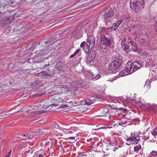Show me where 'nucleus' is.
<instances>
[{
	"label": "nucleus",
	"instance_id": "21",
	"mask_svg": "<svg viewBox=\"0 0 157 157\" xmlns=\"http://www.w3.org/2000/svg\"><path fill=\"white\" fill-rule=\"evenodd\" d=\"M38 77H43L49 76V75L46 71H43L38 74Z\"/></svg>",
	"mask_w": 157,
	"mask_h": 157
},
{
	"label": "nucleus",
	"instance_id": "31",
	"mask_svg": "<svg viewBox=\"0 0 157 157\" xmlns=\"http://www.w3.org/2000/svg\"><path fill=\"white\" fill-rule=\"evenodd\" d=\"M140 137L139 136L136 137L135 140L132 141V142L133 144H137L138 143Z\"/></svg>",
	"mask_w": 157,
	"mask_h": 157
},
{
	"label": "nucleus",
	"instance_id": "3",
	"mask_svg": "<svg viewBox=\"0 0 157 157\" xmlns=\"http://www.w3.org/2000/svg\"><path fill=\"white\" fill-rule=\"evenodd\" d=\"M111 63H109L108 69L109 71H114L119 67L121 63V60L119 56L115 57L111 59Z\"/></svg>",
	"mask_w": 157,
	"mask_h": 157
},
{
	"label": "nucleus",
	"instance_id": "11",
	"mask_svg": "<svg viewBox=\"0 0 157 157\" xmlns=\"http://www.w3.org/2000/svg\"><path fill=\"white\" fill-rule=\"evenodd\" d=\"M27 111L28 114L32 117L35 116L37 115L40 114L44 112L42 110L36 111H33L32 110H29Z\"/></svg>",
	"mask_w": 157,
	"mask_h": 157
},
{
	"label": "nucleus",
	"instance_id": "35",
	"mask_svg": "<svg viewBox=\"0 0 157 157\" xmlns=\"http://www.w3.org/2000/svg\"><path fill=\"white\" fill-rule=\"evenodd\" d=\"M147 38V35L146 34H143L141 36L140 38H141L143 40H145Z\"/></svg>",
	"mask_w": 157,
	"mask_h": 157
},
{
	"label": "nucleus",
	"instance_id": "64",
	"mask_svg": "<svg viewBox=\"0 0 157 157\" xmlns=\"http://www.w3.org/2000/svg\"><path fill=\"white\" fill-rule=\"evenodd\" d=\"M103 157H108L106 155H105Z\"/></svg>",
	"mask_w": 157,
	"mask_h": 157
},
{
	"label": "nucleus",
	"instance_id": "53",
	"mask_svg": "<svg viewBox=\"0 0 157 157\" xmlns=\"http://www.w3.org/2000/svg\"><path fill=\"white\" fill-rule=\"evenodd\" d=\"M74 102H75V101H69V105H71L72 104H73Z\"/></svg>",
	"mask_w": 157,
	"mask_h": 157
},
{
	"label": "nucleus",
	"instance_id": "49",
	"mask_svg": "<svg viewBox=\"0 0 157 157\" xmlns=\"http://www.w3.org/2000/svg\"><path fill=\"white\" fill-rule=\"evenodd\" d=\"M147 52H143L142 54L144 56H145V55H147Z\"/></svg>",
	"mask_w": 157,
	"mask_h": 157
},
{
	"label": "nucleus",
	"instance_id": "59",
	"mask_svg": "<svg viewBox=\"0 0 157 157\" xmlns=\"http://www.w3.org/2000/svg\"><path fill=\"white\" fill-rule=\"evenodd\" d=\"M115 80V79L113 78V79L112 80H111V79H110L109 80V81L110 82H112L113 80Z\"/></svg>",
	"mask_w": 157,
	"mask_h": 157
},
{
	"label": "nucleus",
	"instance_id": "15",
	"mask_svg": "<svg viewBox=\"0 0 157 157\" xmlns=\"http://www.w3.org/2000/svg\"><path fill=\"white\" fill-rule=\"evenodd\" d=\"M107 47L106 46L102 44H99L98 46V48L100 49L103 53H106L108 51V49Z\"/></svg>",
	"mask_w": 157,
	"mask_h": 157
},
{
	"label": "nucleus",
	"instance_id": "60",
	"mask_svg": "<svg viewBox=\"0 0 157 157\" xmlns=\"http://www.w3.org/2000/svg\"><path fill=\"white\" fill-rule=\"evenodd\" d=\"M11 152V151H10L7 154H9V155H10Z\"/></svg>",
	"mask_w": 157,
	"mask_h": 157
},
{
	"label": "nucleus",
	"instance_id": "19",
	"mask_svg": "<svg viewBox=\"0 0 157 157\" xmlns=\"http://www.w3.org/2000/svg\"><path fill=\"white\" fill-rule=\"evenodd\" d=\"M78 108L76 105H72L69 106V112H76L78 111L77 109Z\"/></svg>",
	"mask_w": 157,
	"mask_h": 157
},
{
	"label": "nucleus",
	"instance_id": "33",
	"mask_svg": "<svg viewBox=\"0 0 157 157\" xmlns=\"http://www.w3.org/2000/svg\"><path fill=\"white\" fill-rule=\"evenodd\" d=\"M151 133L154 136H157V128L153 129Z\"/></svg>",
	"mask_w": 157,
	"mask_h": 157
},
{
	"label": "nucleus",
	"instance_id": "26",
	"mask_svg": "<svg viewBox=\"0 0 157 157\" xmlns=\"http://www.w3.org/2000/svg\"><path fill=\"white\" fill-rule=\"evenodd\" d=\"M109 110V109H103L102 112V116H105V117H107V116L108 113V111Z\"/></svg>",
	"mask_w": 157,
	"mask_h": 157
},
{
	"label": "nucleus",
	"instance_id": "17",
	"mask_svg": "<svg viewBox=\"0 0 157 157\" xmlns=\"http://www.w3.org/2000/svg\"><path fill=\"white\" fill-rule=\"evenodd\" d=\"M60 36L56 35L53 38H49L48 40H51L50 42H52V43H50V44L51 45L53 44L56 41L59 40Z\"/></svg>",
	"mask_w": 157,
	"mask_h": 157
},
{
	"label": "nucleus",
	"instance_id": "37",
	"mask_svg": "<svg viewBox=\"0 0 157 157\" xmlns=\"http://www.w3.org/2000/svg\"><path fill=\"white\" fill-rule=\"evenodd\" d=\"M81 103L82 105H87L86 99L83 100L81 101Z\"/></svg>",
	"mask_w": 157,
	"mask_h": 157
},
{
	"label": "nucleus",
	"instance_id": "6",
	"mask_svg": "<svg viewBox=\"0 0 157 157\" xmlns=\"http://www.w3.org/2000/svg\"><path fill=\"white\" fill-rule=\"evenodd\" d=\"M81 84L78 81L74 82L69 85V96L72 98L75 94V92L78 90V87L81 86Z\"/></svg>",
	"mask_w": 157,
	"mask_h": 157
},
{
	"label": "nucleus",
	"instance_id": "25",
	"mask_svg": "<svg viewBox=\"0 0 157 157\" xmlns=\"http://www.w3.org/2000/svg\"><path fill=\"white\" fill-rule=\"evenodd\" d=\"M88 56L92 58V59H94L95 57V52L93 51H90Z\"/></svg>",
	"mask_w": 157,
	"mask_h": 157
},
{
	"label": "nucleus",
	"instance_id": "20",
	"mask_svg": "<svg viewBox=\"0 0 157 157\" xmlns=\"http://www.w3.org/2000/svg\"><path fill=\"white\" fill-rule=\"evenodd\" d=\"M68 90L69 88L68 86L67 85H64L63 86L61 87V90L64 93H66Z\"/></svg>",
	"mask_w": 157,
	"mask_h": 157
},
{
	"label": "nucleus",
	"instance_id": "41",
	"mask_svg": "<svg viewBox=\"0 0 157 157\" xmlns=\"http://www.w3.org/2000/svg\"><path fill=\"white\" fill-rule=\"evenodd\" d=\"M54 127L57 128H59L60 127L59 125L57 124V122H55L54 124Z\"/></svg>",
	"mask_w": 157,
	"mask_h": 157
},
{
	"label": "nucleus",
	"instance_id": "36",
	"mask_svg": "<svg viewBox=\"0 0 157 157\" xmlns=\"http://www.w3.org/2000/svg\"><path fill=\"white\" fill-rule=\"evenodd\" d=\"M128 114H125V115H123V117H122V118H123V119H127L128 120H131V119L130 117L128 118Z\"/></svg>",
	"mask_w": 157,
	"mask_h": 157
},
{
	"label": "nucleus",
	"instance_id": "42",
	"mask_svg": "<svg viewBox=\"0 0 157 157\" xmlns=\"http://www.w3.org/2000/svg\"><path fill=\"white\" fill-rule=\"evenodd\" d=\"M87 44V43H86L85 41H83L80 44V47L82 48L84 47L85 44Z\"/></svg>",
	"mask_w": 157,
	"mask_h": 157
},
{
	"label": "nucleus",
	"instance_id": "14",
	"mask_svg": "<svg viewBox=\"0 0 157 157\" xmlns=\"http://www.w3.org/2000/svg\"><path fill=\"white\" fill-rule=\"evenodd\" d=\"M77 129V128L76 127H70L69 128V134L71 133H74V136H69V139H72L74 140V141H75L76 139L77 138L75 136L76 135V133H75L74 132H72L71 130H74V131H75L77 130L76 129Z\"/></svg>",
	"mask_w": 157,
	"mask_h": 157
},
{
	"label": "nucleus",
	"instance_id": "32",
	"mask_svg": "<svg viewBox=\"0 0 157 157\" xmlns=\"http://www.w3.org/2000/svg\"><path fill=\"white\" fill-rule=\"evenodd\" d=\"M79 51V49H77L73 54H72L70 56L69 58H70V59H71V58L74 57Z\"/></svg>",
	"mask_w": 157,
	"mask_h": 157
},
{
	"label": "nucleus",
	"instance_id": "18",
	"mask_svg": "<svg viewBox=\"0 0 157 157\" xmlns=\"http://www.w3.org/2000/svg\"><path fill=\"white\" fill-rule=\"evenodd\" d=\"M132 48L131 50L134 52H138L139 54H141V51H140L138 48V46L136 43H135V44L132 46Z\"/></svg>",
	"mask_w": 157,
	"mask_h": 157
},
{
	"label": "nucleus",
	"instance_id": "52",
	"mask_svg": "<svg viewBox=\"0 0 157 157\" xmlns=\"http://www.w3.org/2000/svg\"><path fill=\"white\" fill-rule=\"evenodd\" d=\"M4 115L2 114L0 115V119H2V118L4 117Z\"/></svg>",
	"mask_w": 157,
	"mask_h": 157
},
{
	"label": "nucleus",
	"instance_id": "10",
	"mask_svg": "<svg viewBox=\"0 0 157 157\" xmlns=\"http://www.w3.org/2000/svg\"><path fill=\"white\" fill-rule=\"evenodd\" d=\"M122 48L124 52L127 54L129 53L130 51V46L127 44L126 43H124L123 41L121 42Z\"/></svg>",
	"mask_w": 157,
	"mask_h": 157
},
{
	"label": "nucleus",
	"instance_id": "16",
	"mask_svg": "<svg viewBox=\"0 0 157 157\" xmlns=\"http://www.w3.org/2000/svg\"><path fill=\"white\" fill-rule=\"evenodd\" d=\"M96 99L94 97H90V98L86 99L87 105H90L94 103L96 101Z\"/></svg>",
	"mask_w": 157,
	"mask_h": 157
},
{
	"label": "nucleus",
	"instance_id": "56",
	"mask_svg": "<svg viewBox=\"0 0 157 157\" xmlns=\"http://www.w3.org/2000/svg\"><path fill=\"white\" fill-rule=\"evenodd\" d=\"M103 128V127H100V128H98L94 129V130H97L99 129H100Z\"/></svg>",
	"mask_w": 157,
	"mask_h": 157
},
{
	"label": "nucleus",
	"instance_id": "24",
	"mask_svg": "<svg viewBox=\"0 0 157 157\" xmlns=\"http://www.w3.org/2000/svg\"><path fill=\"white\" fill-rule=\"evenodd\" d=\"M35 135L34 132H29L27 134H26V136H27V138L29 139H32L34 137V136Z\"/></svg>",
	"mask_w": 157,
	"mask_h": 157
},
{
	"label": "nucleus",
	"instance_id": "40",
	"mask_svg": "<svg viewBox=\"0 0 157 157\" xmlns=\"http://www.w3.org/2000/svg\"><path fill=\"white\" fill-rule=\"evenodd\" d=\"M123 20H120L117 21V22L115 23L118 26H119L120 25L121 23L122 22Z\"/></svg>",
	"mask_w": 157,
	"mask_h": 157
},
{
	"label": "nucleus",
	"instance_id": "7",
	"mask_svg": "<svg viewBox=\"0 0 157 157\" xmlns=\"http://www.w3.org/2000/svg\"><path fill=\"white\" fill-rule=\"evenodd\" d=\"M119 26L116 23H114L112 26L110 28L108 27V28H105V27H100L99 28L101 29V32H103L107 33H111L112 30H116Z\"/></svg>",
	"mask_w": 157,
	"mask_h": 157
},
{
	"label": "nucleus",
	"instance_id": "1",
	"mask_svg": "<svg viewBox=\"0 0 157 157\" xmlns=\"http://www.w3.org/2000/svg\"><path fill=\"white\" fill-rule=\"evenodd\" d=\"M140 61H139L134 62L130 65L128 62L124 69L120 73V76L121 77L127 75L140 69L141 64L140 63Z\"/></svg>",
	"mask_w": 157,
	"mask_h": 157
},
{
	"label": "nucleus",
	"instance_id": "48",
	"mask_svg": "<svg viewBox=\"0 0 157 157\" xmlns=\"http://www.w3.org/2000/svg\"><path fill=\"white\" fill-rule=\"evenodd\" d=\"M126 140L127 141H132V139H131V137L128 138Z\"/></svg>",
	"mask_w": 157,
	"mask_h": 157
},
{
	"label": "nucleus",
	"instance_id": "39",
	"mask_svg": "<svg viewBox=\"0 0 157 157\" xmlns=\"http://www.w3.org/2000/svg\"><path fill=\"white\" fill-rule=\"evenodd\" d=\"M151 153L152 155L153 156V157H156L157 156V152L156 151H152Z\"/></svg>",
	"mask_w": 157,
	"mask_h": 157
},
{
	"label": "nucleus",
	"instance_id": "50",
	"mask_svg": "<svg viewBox=\"0 0 157 157\" xmlns=\"http://www.w3.org/2000/svg\"><path fill=\"white\" fill-rule=\"evenodd\" d=\"M152 107L153 108H155V109H157V105H152Z\"/></svg>",
	"mask_w": 157,
	"mask_h": 157
},
{
	"label": "nucleus",
	"instance_id": "54",
	"mask_svg": "<svg viewBox=\"0 0 157 157\" xmlns=\"http://www.w3.org/2000/svg\"><path fill=\"white\" fill-rule=\"evenodd\" d=\"M38 157H44V156L42 154H40L39 155Z\"/></svg>",
	"mask_w": 157,
	"mask_h": 157
},
{
	"label": "nucleus",
	"instance_id": "62",
	"mask_svg": "<svg viewBox=\"0 0 157 157\" xmlns=\"http://www.w3.org/2000/svg\"><path fill=\"white\" fill-rule=\"evenodd\" d=\"M10 155H9V154H7L6 155L5 157H9Z\"/></svg>",
	"mask_w": 157,
	"mask_h": 157
},
{
	"label": "nucleus",
	"instance_id": "8",
	"mask_svg": "<svg viewBox=\"0 0 157 157\" xmlns=\"http://www.w3.org/2000/svg\"><path fill=\"white\" fill-rule=\"evenodd\" d=\"M50 40H49L48 39L42 40L38 43V44L40 46H44L45 48L43 49L44 50H45L48 47L51 45L50 43H52V42L50 41Z\"/></svg>",
	"mask_w": 157,
	"mask_h": 157
},
{
	"label": "nucleus",
	"instance_id": "47",
	"mask_svg": "<svg viewBox=\"0 0 157 157\" xmlns=\"http://www.w3.org/2000/svg\"><path fill=\"white\" fill-rule=\"evenodd\" d=\"M64 34V33H59V34H57V35L60 36V37H61L63 36V34Z\"/></svg>",
	"mask_w": 157,
	"mask_h": 157
},
{
	"label": "nucleus",
	"instance_id": "5",
	"mask_svg": "<svg viewBox=\"0 0 157 157\" xmlns=\"http://www.w3.org/2000/svg\"><path fill=\"white\" fill-rule=\"evenodd\" d=\"M104 16L105 18V25L109 26L110 25L111 20L109 17H112L114 14V11L112 8H108L104 11Z\"/></svg>",
	"mask_w": 157,
	"mask_h": 157
},
{
	"label": "nucleus",
	"instance_id": "55",
	"mask_svg": "<svg viewBox=\"0 0 157 157\" xmlns=\"http://www.w3.org/2000/svg\"><path fill=\"white\" fill-rule=\"evenodd\" d=\"M49 63H48V64H44V66H43V68H45V67H47V66H48L49 65Z\"/></svg>",
	"mask_w": 157,
	"mask_h": 157
},
{
	"label": "nucleus",
	"instance_id": "46",
	"mask_svg": "<svg viewBox=\"0 0 157 157\" xmlns=\"http://www.w3.org/2000/svg\"><path fill=\"white\" fill-rule=\"evenodd\" d=\"M131 138L132 139V142L133 141L135 140V138H136V137L132 136L131 137Z\"/></svg>",
	"mask_w": 157,
	"mask_h": 157
},
{
	"label": "nucleus",
	"instance_id": "9",
	"mask_svg": "<svg viewBox=\"0 0 157 157\" xmlns=\"http://www.w3.org/2000/svg\"><path fill=\"white\" fill-rule=\"evenodd\" d=\"M88 43L89 44V46L92 49L93 48L95 44V38L93 36L89 37L87 39Z\"/></svg>",
	"mask_w": 157,
	"mask_h": 157
},
{
	"label": "nucleus",
	"instance_id": "58",
	"mask_svg": "<svg viewBox=\"0 0 157 157\" xmlns=\"http://www.w3.org/2000/svg\"><path fill=\"white\" fill-rule=\"evenodd\" d=\"M25 135V136L24 137H23L22 138H23L25 140H26V139L27 138V136H26V135Z\"/></svg>",
	"mask_w": 157,
	"mask_h": 157
},
{
	"label": "nucleus",
	"instance_id": "23",
	"mask_svg": "<svg viewBox=\"0 0 157 157\" xmlns=\"http://www.w3.org/2000/svg\"><path fill=\"white\" fill-rule=\"evenodd\" d=\"M56 68L58 70H61L62 68V64L60 62H58L55 65Z\"/></svg>",
	"mask_w": 157,
	"mask_h": 157
},
{
	"label": "nucleus",
	"instance_id": "45",
	"mask_svg": "<svg viewBox=\"0 0 157 157\" xmlns=\"http://www.w3.org/2000/svg\"><path fill=\"white\" fill-rule=\"evenodd\" d=\"M135 43H136V42H134L133 41H132L129 43L131 44L132 46L135 44Z\"/></svg>",
	"mask_w": 157,
	"mask_h": 157
},
{
	"label": "nucleus",
	"instance_id": "29",
	"mask_svg": "<svg viewBox=\"0 0 157 157\" xmlns=\"http://www.w3.org/2000/svg\"><path fill=\"white\" fill-rule=\"evenodd\" d=\"M94 59H92V58L90 57L87 56L86 61L87 64H90V63L93 61Z\"/></svg>",
	"mask_w": 157,
	"mask_h": 157
},
{
	"label": "nucleus",
	"instance_id": "28",
	"mask_svg": "<svg viewBox=\"0 0 157 157\" xmlns=\"http://www.w3.org/2000/svg\"><path fill=\"white\" fill-rule=\"evenodd\" d=\"M141 148V146L140 144L136 145L134 147V151L136 152H137Z\"/></svg>",
	"mask_w": 157,
	"mask_h": 157
},
{
	"label": "nucleus",
	"instance_id": "4",
	"mask_svg": "<svg viewBox=\"0 0 157 157\" xmlns=\"http://www.w3.org/2000/svg\"><path fill=\"white\" fill-rule=\"evenodd\" d=\"M144 6L143 0H130V6L135 12H138L142 10Z\"/></svg>",
	"mask_w": 157,
	"mask_h": 157
},
{
	"label": "nucleus",
	"instance_id": "22",
	"mask_svg": "<svg viewBox=\"0 0 157 157\" xmlns=\"http://www.w3.org/2000/svg\"><path fill=\"white\" fill-rule=\"evenodd\" d=\"M151 81L150 80H147L145 83L144 87L147 89H149L151 86Z\"/></svg>",
	"mask_w": 157,
	"mask_h": 157
},
{
	"label": "nucleus",
	"instance_id": "30",
	"mask_svg": "<svg viewBox=\"0 0 157 157\" xmlns=\"http://www.w3.org/2000/svg\"><path fill=\"white\" fill-rule=\"evenodd\" d=\"M89 47V49H87V48H86L85 49V48L84 47V50L86 54H88L90 52V50H91L92 49H91L90 47L89 46V45L87 44L86 45V47L87 48L88 47Z\"/></svg>",
	"mask_w": 157,
	"mask_h": 157
},
{
	"label": "nucleus",
	"instance_id": "43",
	"mask_svg": "<svg viewBox=\"0 0 157 157\" xmlns=\"http://www.w3.org/2000/svg\"><path fill=\"white\" fill-rule=\"evenodd\" d=\"M68 105L67 104H62L60 106V107L61 108H64L67 107Z\"/></svg>",
	"mask_w": 157,
	"mask_h": 157
},
{
	"label": "nucleus",
	"instance_id": "57",
	"mask_svg": "<svg viewBox=\"0 0 157 157\" xmlns=\"http://www.w3.org/2000/svg\"><path fill=\"white\" fill-rule=\"evenodd\" d=\"M118 148V147H115V148H114V149L113 150V151H115Z\"/></svg>",
	"mask_w": 157,
	"mask_h": 157
},
{
	"label": "nucleus",
	"instance_id": "12",
	"mask_svg": "<svg viewBox=\"0 0 157 157\" xmlns=\"http://www.w3.org/2000/svg\"><path fill=\"white\" fill-rule=\"evenodd\" d=\"M115 110L114 109H109L108 111V115L107 116V119L112 120L113 118V116L115 115Z\"/></svg>",
	"mask_w": 157,
	"mask_h": 157
},
{
	"label": "nucleus",
	"instance_id": "34",
	"mask_svg": "<svg viewBox=\"0 0 157 157\" xmlns=\"http://www.w3.org/2000/svg\"><path fill=\"white\" fill-rule=\"evenodd\" d=\"M38 43H33L31 46L32 49H34L38 45Z\"/></svg>",
	"mask_w": 157,
	"mask_h": 157
},
{
	"label": "nucleus",
	"instance_id": "13",
	"mask_svg": "<svg viewBox=\"0 0 157 157\" xmlns=\"http://www.w3.org/2000/svg\"><path fill=\"white\" fill-rule=\"evenodd\" d=\"M101 78V75L100 74H98L95 76L92 73H90L89 78L90 80L93 81H95Z\"/></svg>",
	"mask_w": 157,
	"mask_h": 157
},
{
	"label": "nucleus",
	"instance_id": "51",
	"mask_svg": "<svg viewBox=\"0 0 157 157\" xmlns=\"http://www.w3.org/2000/svg\"><path fill=\"white\" fill-rule=\"evenodd\" d=\"M127 39L126 38H124L123 39L122 41H123L124 43H126V42H127Z\"/></svg>",
	"mask_w": 157,
	"mask_h": 157
},
{
	"label": "nucleus",
	"instance_id": "44",
	"mask_svg": "<svg viewBox=\"0 0 157 157\" xmlns=\"http://www.w3.org/2000/svg\"><path fill=\"white\" fill-rule=\"evenodd\" d=\"M18 136H17V137L21 138H23V137H24L25 136V135H22L21 134L20 135H18Z\"/></svg>",
	"mask_w": 157,
	"mask_h": 157
},
{
	"label": "nucleus",
	"instance_id": "63",
	"mask_svg": "<svg viewBox=\"0 0 157 157\" xmlns=\"http://www.w3.org/2000/svg\"><path fill=\"white\" fill-rule=\"evenodd\" d=\"M46 70L47 71H50V69H49V68H47L46 69Z\"/></svg>",
	"mask_w": 157,
	"mask_h": 157
},
{
	"label": "nucleus",
	"instance_id": "2",
	"mask_svg": "<svg viewBox=\"0 0 157 157\" xmlns=\"http://www.w3.org/2000/svg\"><path fill=\"white\" fill-rule=\"evenodd\" d=\"M101 34H104L101 36L100 40L101 43L104 44L107 47H110L113 40V38L111 35V33H105L101 31V29L99 28Z\"/></svg>",
	"mask_w": 157,
	"mask_h": 157
},
{
	"label": "nucleus",
	"instance_id": "38",
	"mask_svg": "<svg viewBox=\"0 0 157 157\" xmlns=\"http://www.w3.org/2000/svg\"><path fill=\"white\" fill-rule=\"evenodd\" d=\"M127 43H129L133 41V39L131 37H128L127 40Z\"/></svg>",
	"mask_w": 157,
	"mask_h": 157
},
{
	"label": "nucleus",
	"instance_id": "27",
	"mask_svg": "<svg viewBox=\"0 0 157 157\" xmlns=\"http://www.w3.org/2000/svg\"><path fill=\"white\" fill-rule=\"evenodd\" d=\"M51 100L53 102V103L52 104L49 105L50 106H53V105H57L56 104V102L57 101V100L56 99H55L54 97H53L52 98Z\"/></svg>",
	"mask_w": 157,
	"mask_h": 157
},
{
	"label": "nucleus",
	"instance_id": "61",
	"mask_svg": "<svg viewBox=\"0 0 157 157\" xmlns=\"http://www.w3.org/2000/svg\"><path fill=\"white\" fill-rule=\"evenodd\" d=\"M155 27L156 28H157V21L156 22L155 24Z\"/></svg>",
	"mask_w": 157,
	"mask_h": 157
}]
</instances>
